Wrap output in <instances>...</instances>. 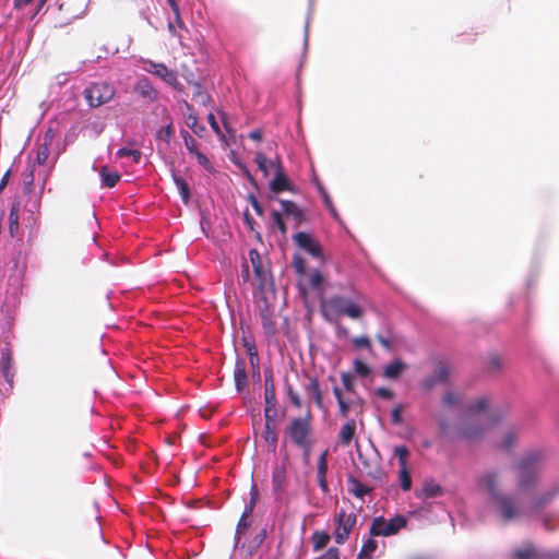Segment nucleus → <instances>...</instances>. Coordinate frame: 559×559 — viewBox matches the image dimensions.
I'll use <instances>...</instances> for the list:
<instances>
[{
  "mask_svg": "<svg viewBox=\"0 0 559 559\" xmlns=\"http://www.w3.org/2000/svg\"><path fill=\"white\" fill-rule=\"evenodd\" d=\"M406 524V518L403 515H395L389 521L383 516H378L372 520L369 533L371 536H391L405 527Z\"/></svg>",
  "mask_w": 559,
  "mask_h": 559,
  "instance_id": "8",
  "label": "nucleus"
},
{
  "mask_svg": "<svg viewBox=\"0 0 559 559\" xmlns=\"http://www.w3.org/2000/svg\"><path fill=\"white\" fill-rule=\"evenodd\" d=\"M115 94V87L106 82L92 83L84 90V98L92 108H97L110 102Z\"/></svg>",
  "mask_w": 559,
  "mask_h": 559,
  "instance_id": "6",
  "label": "nucleus"
},
{
  "mask_svg": "<svg viewBox=\"0 0 559 559\" xmlns=\"http://www.w3.org/2000/svg\"><path fill=\"white\" fill-rule=\"evenodd\" d=\"M173 135H174V127H173L171 121H169L165 127L160 128L156 133V138L166 143H169Z\"/></svg>",
  "mask_w": 559,
  "mask_h": 559,
  "instance_id": "50",
  "label": "nucleus"
},
{
  "mask_svg": "<svg viewBox=\"0 0 559 559\" xmlns=\"http://www.w3.org/2000/svg\"><path fill=\"white\" fill-rule=\"evenodd\" d=\"M487 430V426L478 418L466 415L453 429L452 436L459 440L478 441Z\"/></svg>",
  "mask_w": 559,
  "mask_h": 559,
  "instance_id": "4",
  "label": "nucleus"
},
{
  "mask_svg": "<svg viewBox=\"0 0 559 559\" xmlns=\"http://www.w3.org/2000/svg\"><path fill=\"white\" fill-rule=\"evenodd\" d=\"M134 92L142 98L153 103L158 98V92L154 88L147 78H141L134 85Z\"/></svg>",
  "mask_w": 559,
  "mask_h": 559,
  "instance_id": "22",
  "label": "nucleus"
},
{
  "mask_svg": "<svg viewBox=\"0 0 559 559\" xmlns=\"http://www.w3.org/2000/svg\"><path fill=\"white\" fill-rule=\"evenodd\" d=\"M377 548L378 543L372 538H368L361 546V549L358 554V559H371L372 554L377 550Z\"/></svg>",
  "mask_w": 559,
  "mask_h": 559,
  "instance_id": "40",
  "label": "nucleus"
},
{
  "mask_svg": "<svg viewBox=\"0 0 559 559\" xmlns=\"http://www.w3.org/2000/svg\"><path fill=\"white\" fill-rule=\"evenodd\" d=\"M359 300L360 297L352 299L342 295L331 296L323 305V317L330 322L333 321L334 317H347L352 320H359L365 314Z\"/></svg>",
  "mask_w": 559,
  "mask_h": 559,
  "instance_id": "2",
  "label": "nucleus"
},
{
  "mask_svg": "<svg viewBox=\"0 0 559 559\" xmlns=\"http://www.w3.org/2000/svg\"><path fill=\"white\" fill-rule=\"evenodd\" d=\"M500 368H501V360H500V358L497 355L491 356L490 359H489V362H488L489 371L497 372V371L500 370Z\"/></svg>",
  "mask_w": 559,
  "mask_h": 559,
  "instance_id": "61",
  "label": "nucleus"
},
{
  "mask_svg": "<svg viewBox=\"0 0 559 559\" xmlns=\"http://www.w3.org/2000/svg\"><path fill=\"white\" fill-rule=\"evenodd\" d=\"M143 69L158 76L165 83L174 87L175 90L181 92L183 90L182 84L178 81L177 72L167 68L164 63H157L152 60L144 61Z\"/></svg>",
  "mask_w": 559,
  "mask_h": 559,
  "instance_id": "10",
  "label": "nucleus"
},
{
  "mask_svg": "<svg viewBox=\"0 0 559 559\" xmlns=\"http://www.w3.org/2000/svg\"><path fill=\"white\" fill-rule=\"evenodd\" d=\"M198 160V163L204 167L206 170H212L213 169V166L210 162V159L203 154L201 153L200 151L195 152V154H193Z\"/></svg>",
  "mask_w": 559,
  "mask_h": 559,
  "instance_id": "59",
  "label": "nucleus"
},
{
  "mask_svg": "<svg viewBox=\"0 0 559 559\" xmlns=\"http://www.w3.org/2000/svg\"><path fill=\"white\" fill-rule=\"evenodd\" d=\"M185 119L187 127L190 128L195 134L200 135L205 130V128L199 124L198 117L194 114L192 106L188 102H185Z\"/></svg>",
  "mask_w": 559,
  "mask_h": 559,
  "instance_id": "28",
  "label": "nucleus"
},
{
  "mask_svg": "<svg viewBox=\"0 0 559 559\" xmlns=\"http://www.w3.org/2000/svg\"><path fill=\"white\" fill-rule=\"evenodd\" d=\"M356 432L355 419H348L341 428L338 438L343 445H349Z\"/></svg>",
  "mask_w": 559,
  "mask_h": 559,
  "instance_id": "30",
  "label": "nucleus"
},
{
  "mask_svg": "<svg viewBox=\"0 0 559 559\" xmlns=\"http://www.w3.org/2000/svg\"><path fill=\"white\" fill-rule=\"evenodd\" d=\"M318 559H340V550L336 547H330L325 554Z\"/></svg>",
  "mask_w": 559,
  "mask_h": 559,
  "instance_id": "63",
  "label": "nucleus"
},
{
  "mask_svg": "<svg viewBox=\"0 0 559 559\" xmlns=\"http://www.w3.org/2000/svg\"><path fill=\"white\" fill-rule=\"evenodd\" d=\"M328 454L329 451L324 450L318 457L317 462V479L319 487L321 488L323 493L329 492V485L326 480L328 474Z\"/></svg>",
  "mask_w": 559,
  "mask_h": 559,
  "instance_id": "21",
  "label": "nucleus"
},
{
  "mask_svg": "<svg viewBox=\"0 0 559 559\" xmlns=\"http://www.w3.org/2000/svg\"><path fill=\"white\" fill-rule=\"evenodd\" d=\"M492 503L504 523L513 522L523 514V510L512 493L503 492L493 499Z\"/></svg>",
  "mask_w": 559,
  "mask_h": 559,
  "instance_id": "5",
  "label": "nucleus"
},
{
  "mask_svg": "<svg viewBox=\"0 0 559 559\" xmlns=\"http://www.w3.org/2000/svg\"><path fill=\"white\" fill-rule=\"evenodd\" d=\"M193 94L192 99L202 106H207L211 104L212 98L207 92H205L200 83H193Z\"/></svg>",
  "mask_w": 559,
  "mask_h": 559,
  "instance_id": "35",
  "label": "nucleus"
},
{
  "mask_svg": "<svg viewBox=\"0 0 559 559\" xmlns=\"http://www.w3.org/2000/svg\"><path fill=\"white\" fill-rule=\"evenodd\" d=\"M554 493H550V492H547V493H543L538 497H536L533 502H532V510L533 511H539L540 509H543L547 503H549L551 501V499L554 498Z\"/></svg>",
  "mask_w": 559,
  "mask_h": 559,
  "instance_id": "45",
  "label": "nucleus"
},
{
  "mask_svg": "<svg viewBox=\"0 0 559 559\" xmlns=\"http://www.w3.org/2000/svg\"><path fill=\"white\" fill-rule=\"evenodd\" d=\"M258 495L259 493H258L257 486H252L250 502L248 506H246V508L240 516V520L237 524L236 534H235L237 542H239L241 534L250 526L249 518H250L251 513L253 512Z\"/></svg>",
  "mask_w": 559,
  "mask_h": 559,
  "instance_id": "17",
  "label": "nucleus"
},
{
  "mask_svg": "<svg viewBox=\"0 0 559 559\" xmlns=\"http://www.w3.org/2000/svg\"><path fill=\"white\" fill-rule=\"evenodd\" d=\"M348 481L350 484V492L357 498L361 499L371 491L369 487L353 477Z\"/></svg>",
  "mask_w": 559,
  "mask_h": 559,
  "instance_id": "39",
  "label": "nucleus"
},
{
  "mask_svg": "<svg viewBox=\"0 0 559 559\" xmlns=\"http://www.w3.org/2000/svg\"><path fill=\"white\" fill-rule=\"evenodd\" d=\"M287 395L292 402V404L296 407V408H300L302 406V402H301V399L299 396V394L294 391V389L292 388V385H288L287 386Z\"/></svg>",
  "mask_w": 559,
  "mask_h": 559,
  "instance_id": "56",
  "label": "nucleus"
},
{
  "mask_svg": "<svg viewBox=\"0 0 559 559\" xmlns=\"http://www.w3.org/2000/svg\"><path fill=\"white\" fill-rule=\"evenodd\" d=\"M249 259L253 267V273L259 282V289L264 290L273 285V277L270 262L264 260L257 249L249 251Z\"/></svg>",
  "mask_w": 559,
  "mask_h": 559,
  "instance_id": "7",
  "label": "nucleus"
},
{
  "mask_svg": "<svg viewBox=\"0 0 559 559\" xmlns=\"http://www.w3.org/2000/svg\"><path fill=\"white\" fill-rule=\"evenodd\" d=\"M55 141V131L49 128L44 138L43 142L38 144L36 152V163L40 166L46 165L49 162L50 148Z\"/></svg>",
  "mask_w": 559,
  "mask_h": 559,
  "instance_id": "18",
  "label": "nucleus"
},
{
  "mask_svg": "<svg viewBox=\"0 0 559 559\" xmlns=\"http://www.w3.org/2000/svg\"><path fill=\"white\" fill-rule=\"evenodd\" d=\"M286 485V468L275 466L272 473V487L275 493H281Z\"/></svg>",
  "mask_w": 559,
  "mask_h": 559,
  "instance_id": "29",
  "label": "nucleus"
},
{
  "mask_svg": "<svg viewBox=\"0 0 559 559\" xmlns=\"http://www.w3.org/2000/svg\"><path fill=\"white\" fill-rule=\"evenodd\" d=\"M306 391L312 396L318 408H323V394L317 378H310Z\"/></svg>",
  "mask_w": 559,
  "mask_h": 559,
  "instance_id": "32",
  "label": "nucleus"
},
{
  "mask_svg": "<svg viewBox=\"0 0 559 559\" xmlns=\"http://www.w3.org/2000/svg\"><path fill=\"white\" fill-rule=\"evenodd\" d=\"M333 394L337 401L338 415L341 417L347 418L350 411H355L357 414L360 415L362 414L365 401L361 397H345L342 390L338 386L333 388Z\"/></svg>",
  "mask_w": 559,
  "mask_h": 559,
  "instance_id": "13",
  "label": "nucleus"
},
{
  "mask_svg": "<svg viewBox=\"0 0 559 559\" xmlns=\"http://www.w3.org/2000/svg\"><path fill=\"white\" fill-rule=\"evenodd\" d=\"M314 185L318 189V192L320 193L322 200H323V203L324 205L330 210V212L332 213V215L334 217H337V212L334 207V204L328 193V191L325 190V188L323 187V185L318 180V179H314Z\"/></svg>",
  "mask_w": 559,
  "mask_h": 559,
  "instance_id": "38",
  "label": "nucleus"
},
{
  "mask_svg": "<svg viewBox=\"0 0 559 559\" xmlns=\"http://www.w3.org/2000/svg\"><path fill=\"white\" fill-rule=\"evenodd\" d=\"M0 370L7 382L12 384L14 372H13V360H12V354L10 348H5L2 352L1 358H0Z\"/></svg>",
  "mask_w": 559,
  "mask_h": 559,
  "instance_id": "24",
  "label": "nucleus"
},
{
  "mask_svg": "<svg viewBox=\"0 0 559 559\" xmlns=\"http://www.w3.org/2000/svg\"><path fill=\"white\" fill-rule=\"evenodd\" d=\"M330 535L324 531H316L312 534L313 550L319 551L323 549L330 542Z\"/></svg>",
  "mask_w": 559,
  "mask_h": 559,
  "instance_id": "37",
  "label": "nucleus"
},
{
  "mask_svg": "<svg viewBox=\"0 0 559 559\" xmlns=\"http://www.w3.org/2000/svg\"><path fill=\"white\" fill-rule=\"evenodd\" d=\"M264 414L277 415V399L272 371L264 374Z\"/></svg>",
  "mask_w": 559,
  "mask_h": 559,
  "instance_id": "15",
  "label": "nucleus"
},
{
  "mask_svg": "<svg viewBox=\"0 0 559 559\" xmlns=\"http://www.w3.org/2000/svg\"><path fill=\"white\" fill-rule=\"evenodd\" d=\"M516 433L513 430H508L503 436V441L500 444V448L503 450H510L515 441Z\"/></svg>",
  "mask_w": 559,
  "mask_h": 559,
  "instance_id": "54",
  "label": "nucleus"
},
{
  "mask_svg": "<svg viewBox=\"0 0 559 559\" xmlns=\"http://www.w3.org/2000/svg\"><path fill=\"white\" fill-rule=\"evenodd\" d=\"M293 266L295 269V271L298 273V274H305L306 272V262L305 260L299 257V255H295L294 259H293Z\"/></svg>",
  "mask_w": 559,
  "mask_h": 559,
  "instance_id": "58",
  "label": "nucleus"
},
{
  "mask_svg": "<svg viewBox=\"0 0 559 559\" xmlns=\"http://www.w3.org/2000/svg\"><path fill=\"white\" fill-rule=\"evenodd\" d=\"M536 557V549L532 544H526L522 548L513 551L514 559H534Z\"/></svg>",
  "mask_w": 559,
  "mask_h": 559,
  "instance_id": "41",
  "label": "nucleus"
},
{
  "mask_svg": "<svg viewBox=\"0 0 559 559\" xmlns=\"http://www.w3.org/2000/svg\"><path fill=\"white\" fill-rule=\"evenodd\" d=\"M272 218H273L274 224L276 225V227L281 231V234L282 235H286L287 226H286V224H285V222L283 219L282 213L278 212V211H273L272 212Z\"/></svg>",
  "mask_w": 559,
  "mask_h": 559,
  "instance_id": "53",
  "label": "nucleus"
},
{
  "mask_svg": "<svg viewBox=\"0 0 559 559\" xmlns=\"http://www.w3.org/2000/svg\"><path fill=\"white\" fill-rule=\"evenodd\" d=\"M354 369L357 374L361 377H368L370 374V368L367 364H365L362 360L356 359L354 360Z\"/></svg>",
  "mask_w": 559,
  "mask_h": 559,
  "instance_id": "55",
  "label": "nucleus"
},
{
  "mask_svg": "<svg viewBox=\"0 0 559 559\" xmlns=\"http://www.w3.org/2000/svg\"><path fill=\"white\" fill-rule=\"evenodd\" d=\"M442 495V488L435 480H426L423 485V488L419 493H417L418 498L429 499L436 498Z\"/></svg>",
  "mask_w": 559,
  "mask_h": 559,
  "instance_id": "31",
  "label": "nucleus"
},
{
  "mask_svg": "<svg viewBox=\"0 0 559 559\" xmlns=\"http://www.w3.org/2000/svg\"><path fill=\"white\" fill-rule=\"evenodd\" d=\"M463 396L459 392L448 390L443 393L441 403L444 407L450 409L459 408L462 404Z\"/></svg>",
  "mask_w": 559,
  "mask_h": 559,
  "instance_id": "33",
  "label": "nucleus"
},
{
  "mask_svg": "<svg viewBox=\"0 0 559 559\" xmlns=\"http://www.w3.org/2000/svg\"><path fill=\"white\" fill-rule=\"evenodd\" d=\"M276 417L277 415L264 414L265 423L261 432V438L265 442L267 450L273 453L276 451L278 441Z\"/></svg>",
  "mask_w": 559,
  "mask_h": 559,
  "instance_id": "14",
  "label": "nucleus"
},
{
  "mask_svg": "<svg viewBox=\"0 0 559 559\" xmlns=\"http://www.w3.org/2000/svg\"><path fill=\"white\" fill-rule=\"evenodd\" d=\"M174 181L182 197L183 202L188 203V201L190 199V189H189L188 182L186 181V179H183L182 177H178V176L174 177Z\"/></svg>",
  "mask_w": 559,
  "mask_h": 559,
  "instance_id": "44",
  "label": "nucleus"
},
{
  "mask_svg": "<svg viewBox=\"0 0 559 559\" xmlns=\"http://www.w3.org/2000/svg\"><path fill=\"white\" fill-rule=\"evenodd\" d=\"M270 190L274 194L281 193L283 191H294V186L287 178L285 171H280L275 174L274 178L270 181Z\"/></svg>",
  "mask_w": 559,
  "mask_h": 559,
  "instance_id": "23",
  "label": "nucleus"
},
{
  "mask_svg": "<svg viewBox=\"0 0 559 559\" xmlns=\"http://www.w3.org/2000/svg\"><path fill=\"white\" fill-rule=\"evenodd\" d=\"M312 420L313 416L309 407L304 416L292 417L284 429L285 438L295 447L308 444V441L313 440Z\"/></svg>",
  "mask_w": 559,
  "mask_h": 559,
  "instance_id": "3",
  "label": "nucleus"
},
{
  "mask_svg": "<svg viewBox=\"0 0 559 559\" xmlns=\"http://www.w3.org/2000/svg\"><path fill=\"white\" fill-rule=\"evenodd\" d=\"M394 455L399 460L400 467L407 466L409 451L405 445H399L394 448Z\"/></svg>",
  "mask_w": 559,
  "mask_h": 559,
  "instance_id": "48",
  "label": "nucleus"
},
{
  "mask_svg": "<svg viewBox=\"0 0 559 559\" xmlns=\"http://www.w3.org/2000/svg\"><path fill=\"white\" fill-rule=\"evenodd\" d=\"M477 485L484 489L492 501L502 495L501 473L498 469H488L477 479Z\"/></svg>",
  "mask_w": 559,
  "mask_h": 559,
  "instance_id": "12",
  "label": "nucleus"
},
{
  "mask_svg": "<svg viewBox=\"0 0 559 559\" xmlns=\"http://www.w3.org/2000/svg\"><path fill=\"white\" fill-rule=\"evenodd\" d=\"M341 380L342 384L347 393L355 394L356 389L353 382V377L349 372H342L341 373Z\"/></svg>",
  "mask_w": 559,
  "mask_h": 559,
  "instance_id": "52",
  "label": "nucleus"
},
{
  "mask_svg": "<svg viewBox=\"0 0 559 559\" xmlns=\"http://www.w3.org/2000/svg\"><path fill=\"white\" fill-rule=\"evenodd\" d=\"M34 187V165H29L23 174V190L31 193Z\"/></svg>",
  "mask_w": 559,
  "mask_h": 559,
  "instance_id": "42",
  "label": "nucleus"
},
{
  "mask_svg": "<svg viewBox=\"0 0 559 559\" xmlns=\"http://www.w3.org/2000/svg\"><path fill=\"white\" fill-rule=\"evenodd\" d=\"M407 369V365L401 359H395L383 369V377L390 380H397Z\"/></svg>",
  "mask_w": 559,
  "mask_h": 559,
  "instance_id": "26",
  "label": "nucleus"
},
{
  "mask_svg": "<svg viewBox=\"0 0 559 559\" xmlns=\"http://www.w3.org/2000/svg\"><path fill=\"white\" fill-rule=\"evenodd\" d=\"M323 281L324 278L319 271H314L310 274L309 283L311 287L319 288L322 285Z\"/></svg>",
  "mask_w": 559,
  "mask_h": 559,
  "instance_id": "57",
  "label": "nucleus"
},
{
  "mask_svg": "<svg viewBox=\"0 0 559 559\" xmlns=\"http://www.w3.org/2000/svg\"><path fill=\"white\" fill-rule=\"evenodd\" d=\"M399 478L402 490L408 491L412 488V478L408 466L400 467Z\"/></svg>",
  "mask_w": 559,
  "mask_h": 559,
  "instance_id": "43",
  "label": "nucleus"
},
{
  "mask_svg": "<svg viewBox=\"0 0 559 559\" xmlns=\"http://www.w3.org/2000/svg\"><path fill=\"white\" fill-rule=\"evenodd\" d=\"M450 367L444 361H437L435 364L433 372L427 376L421 382L420 388L425 392H430L438 384H447L450 381Z\"/></svg>",
  "mask_w": 559,
  "mask_h": 559,
  "instance_id": "11",
  "label": "nucleus"
},
{
  "mask_svg": "<svg viewBox=\"0 0 559 559\" xmlns=\"http://www.w3.org/2000/svg\"><path fill=\"white\" fill-rule=\"evenodd\" d=\"M181 136L183 139L186 148L190 154H195L198 152L197 148V141L193 139V136L186 130L181 131Z\"/></svg>",
  "mask_w": 559,
  "mask_h": 559,
  "instance_id": "51",
  "label": "nucleus"
},
{
  "mask_svg": "<svg viewBox=\"0 0 559 559\" xmlns=\"http://www.w3.org/2000/svg\"><path fill=\"white\" fill-rule=\"evenodd\" d=\"M391 420L393 424L399 425L402 423V406H395L391 412Z\"/></svg>",
  "mask_w": 559,
  "mask_h": 559,
  "instance_id": "64",
  "label": "nucleus"
},
{
  "mask_svg": "<svg viewBox=\"0 0 559 559\" xmlns=\"http://www.w3.org/2000/svg\"><path fill=\"white\" fill-rule=\"evenodd\" d=\"M235 386L238 392H241L247 384V371L245 361L237 359L234 369Z\"/></svg>",
  "mask_w": 559,
  "mask_h": 559,
  "instance_id": "27",
  "label": "nucleus"
},
{
  "mask_svg": "<svg viewBox=\"0 0 559 559\" xmlns=\"http://www.w3.org/2000/svg\"><path fill=\"white\" fill-rule=\"evenodd\" d=\"M254 162L257 163L259 169L263 173L264 177H267L270 171V165L267 163L265 154L262 152H257L254 155Z\"/></svg>",
  "mask_w": 559,
  "mask_h": 559,
  "instance_id": "49",
  "label": "nucleus"
},
{
  "mask_svg": "<svg viewBox=\"0 0 559 559\" xmlns=\"http://www.w3.org/2000/svg\"><path fill=\"white\" fill-rule=\"evenodd\" d=\"M99 175L103 185L108 188L115 187L120 180L119 173L110 170L107 166L100 168Z\"/></svg>",
  "mask_w": 559,
  "mask_h": 559,
  "instance_id": "34",
  "label": "nucleus"
},
{
  "mask_svg": "<svg viewBox=\"0 0 559 559\" xmlns=\"http://www.w3.org/2000/svg\"><path fill=\"white\" fill-rule=\"evenodd\" d=\"M20 201L14 200L10 207L8 229L11 237H15L20 230Z\"/></svg>",
  "mask_w": 559,
  "mask_h": 559,
  "instance_id": "25",
  "label": "nucleus"
},
{
  "mask_svg": "<svg viewBox=\"0 0 559 559\" xmlns=\"http://www.w3.org/2000/svg\"><path fill=\"white\" fill-rule=\"evenodd\" d=\"M352 344L355 349H366L370 353L372 352L371 341L367 335L354 337L352 340Z\"/></svg>",
  "mask_w": 559,
  "mask_h": 559,
  "instance_id": "47",
  "label": "nucleus"
},
{
  "mask_svg": "<svg viewBox=\"0 0 559 559\" xmlns=\"http://www.w3.org/2000/svg\"><path fill=\"white\" fill-rule=\"evenodd\" d=\"M335 334L338 338H347L349 336V330L342 323L336 322Z\"/></svg>",
  "mask_w": 559,
  "mask_h": 559,
  "instance_id": "62",
  "label": "nucleus"
},
{
  "mask_svg": "<svg viewBox=\"0 0 559 559\" xmlns=\"http://www.w3.org/2000/svg\"><path fill=\"white\" fill-rule=\"evenodd\" d=\"M260 319L262 328L267 337L274 336L276 333V322L274 317V309L271 308L266 302L260 308Z\"/></svg>",
  "mask_w": 559,
  "mask_h": 559,
  "instance_id": "20",
  "label": "nucleus"
},
{
  "mask_svg": "<svg viewBox=\"0 0 559 559\" xmlns=\"http://www.w3.org/2000/svg\"><path fill=\"white\" fill-rule=\"evenodd\" d=\"M489 405V400L486 396H479L467 406V414L476 417L478 413L484 412Z\"/></svg>",
  "mask_w": 559,
  "mask_h": 559,
  "instance_id": "36",
  "label": "nucleus"
},
{
  "mask_svg": "<svg viewBox=\"0 0 559 559\" xmlns=\"http://www.w3.org/2000/svg\"><path fill=\"white\" fill-rule=\"evenodd\" d=\"M117 157H130L133 160V163H139L142 157V153L139 150L121 147L117 151Z\"/></svg>",
  "mask_w": 559,
  "mask_h": 559,
  "instance_id": "46",
  "label": "nucleus"
},
{
  "mask_svg": "<svg viewBox=\"0 0 559 559\" xmlns=\"http://www.w3.org/2000/svg\"><path fill=\"white\" fill-rule=\"evenodd\" d=\"M293 240L298 248L302 249L313 258H322V248L311 235L305 231H298L294 235Z\"/></svg>",
  "mask_w": 559,
  "mask_h": 559,
  "instance_id": "16",
  "label": "nucleus"
},
{
  "mask_svg": "<svg viewBox=\"0 0 559 559\" xmlns=\"http://www.w3.org/2000/svg\"><path fill=\"white\" fill-rule=\"evenodd\" d=\"M336 528L334 531V540L336 544H344L352 531L354 530L357 523V514L355 512L347 513L345 510L341 509L336 514Z\"/></svg>",
  "mask_w": 559,
  "mask_h": 559,
  "instance_id": "9",
  "label": "nucleus"
},
{
  "mask_svg": "<svg viewBox=\"0 0 559 559\" xmlns=\"http://www.w3.org/2000/svg\"><path fill=\"white\" fill-rule=\"evenodd\" d=\"M278 202L283 212L287 216L293 217L296 227L300 226L304 222L307 221L305 211L294 201L280 199Z\"/></svg>",
  "mask_w": 559,
  "mask_h": 559,
  "instance_id": "19",
  "label": "nucleus"
},
{
  "mask_svg": "<svg viewBox=\"0 0 559 559\" xmlns=\"http://www.w3.org/2000/svg\"><path fill=\"white\" fill-rule=\"evenodd\" d=\"M248 201L250 202V204L253 207L257 215H259V216L264 215V210H263L262 205L260 204V202L253 194L248 195Z\"/></svg>",
  "mask_w": 559,
  "mask_h": 559,
  "instance_id": "60",
  "label": "nucleus"
},
{
  "mask_svg": "<svg viewBox=\"0 0 559 559\" xmlns=\"http://www.w3.org/2000/svg\"><path fill=\"white\" fill-rule=\"evenodd\" d=\"M544 462V453L539 450L523 455L516 464V486L520 491L533 488L538 479Z\"/></svg>",
  "mask_w": 559,
  "mask_h": 559,
  "instance_id": "1",
  "label": "nucleus"
}]
</instances>
